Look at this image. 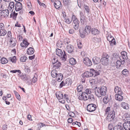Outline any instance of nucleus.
Here are the masks:
<instances>
[{
    "label": "nucleus",
    "mask_w": 130,
    "mask_h": 130,
    "mask_svg": "<svg viewBox=\"0 0 130 130\" xmlns=\"http://www.w3.org/2000/svg\"><path fill=\"white\" fill-rule=\"evenodd\" d=\"M110 111V107H107L105 109V115L108 114Z\"/></svg>",
    "instance_id": "obj_50"
},
{
    "label": "nucleus",
    "mask_w": 130,
    "mask_h": 130,
    "mask_svg": "<svg viewBox=\"0 0 130 130\" xmlns=\"http://www.w3.org/2000/svg\"><path fill=\"white\" fill-rule=\"evenodd\" d=\"M45 125L43 123H39L38 125V128L40 130V129L41 128Z\"/></svg>",
    "instance_id": "obj_53"
},
{
    "label": "nucleus",
    "mask_w": 130,
    "mask_h": 130,
    "mask_svg": "<svg viewBox=\"0 0 130 130\" xmlns=\"http://www.w3.org/2000/svg\"><path fill=\"white\" fill-rule=\"evenodd\" d=\"M63 43V42L61 40H59L56 43V45L58 47L60 48L62 47Z\"/></svg>",
    "instance_id": "obj_41"
},
{
    "label": "nucleus",
    "mask_w": 130,
    "mask_h": 130,
    "mask_svg": "<svg viewBox=\"0 0 130 130\" xmlns=\"http://www.w3.org/2000/svg\"><path fill=\"white\" fill-rule=\"evenodd\" d=\"M94 99V96L92 94H90L88 95V96H87V100L89 99L92 100Z\"/></svg>",
    "instance_id": "obj_51"
},
{
    "label": "nucleus",
    "mask_w": 130,
    "mask_h": 130,
    "mask_svg": "<svg viewBox=\"0 0 130 130\" xmlns=\"http://www.w3.org/2000/svg\"><path fill=\"white\" fill-rule=\"evenodd\" d=\"M27 50V53L28 54L31 55L34 53V50L33 48L30 47Z\"/></svg>",
    "instance_id": "obj_28"
},
{
    "label": "nucleus",
    "mask_w": 130,
    "mask_h": 130,
    "mask_svg": "<svg viewBox=\"0 0 130 130\" xmlns=\"http://www.w3.org/2000/svg\"><path fill=\"white\" fill-rule=\"evenodd\" d=\"M21 78L23 81H27L30 80V77L27 76L25 75H22L21 76Z\"/></svg>",
    "instance_id": "obj_30"
},
{
    "label": "nucleus",
    "mask_w": 130,
    "mask_h": 130,
    "mask_svg": "<svg viewBox=\"0 0 130 130\" xmlns=\"http://www.w3.org/2000/svg\"><path fill=\"white\" fill-rule=\"evenodd\" d=\"M122 73L125 75H126L129 73L128 71L126 69H124L122 71Z\"/></svg>",
    "instance_id": "obj_47"
},
{
    "label": "nucleus",
    "mask_w": 130,
    "mask_h": 130,
    "mask_svg": "<svg viewBox=\"0 0 130 130\" xmlns=\"http://www.w3.org/2000/svg\"><path fill=\"white\" fill-rule=\"evenodd\" d=\"M91 72L92 74V76H93L95 77L99 74V73L98 71H95L93 69H91Z\"/></svg>",
    "instance_id": "obj_26"
},
{
    "label": "nucleus",
    "mask_w": 130,
    "mask_h": 130,
    "mask_svg": "<svg viewBox=\"0 0 130 130\" xmlns=\"http://www.w3.org/2000/svg\"><path fill=\"white\" fill-rule=\"evenodd\" d=\"M124 120L125 122L127 121L130 122V115L127 113H125L124 115Z\"/></svg>",
    "instance_id": "obj_23"
},
{
    "label": "nucleus",
    "mask_w": 130,
    "mask_h": 130,
    "mask_svg": "<svg viewBox=\"0 0 130 130\" xmlns=\"http://www.w3.org/2000/svg\"><path fill=\"white\" fill-rule=\"evenodd\" d=\"M37 80V79L35 76H34L33 77L32 80V82H33L34 83H35L36 82Z\"/></svg>",
    "instance_id": "obj_61"
},
{
    "label": "nucleus",
    "mask_w": 130,
    "mask_h": 130,
    "mask_svg": "<svg viewBox=\"0 0 130 130\" xmlns=\"http://www.w3.org/2000/svg\"><path fill=\"white\" fill-rule=\"evenodd\" d=\"M104 55V57L101 59V61L102 64L104 65H106L108 63V58L109 56L107 54H105Z\"/></svg>",
    "instance_id": "obj_5"
},
{
    "label": "nucleus",
    "mask_w": 130,
    "mask_h": 130,
    "mask_svg": "<svg viewBox=\"0 0 130 130\" xmlns=\"http://www.w3.org/2000/svg\"><path fill=\"white\" fill-rule=\"evenodd\" d=\"M115 112L113 110H111V111L109 113L108 115H109V116H113V118L115 117Z\"/></svg>",
    "instance_id": "obj_46"
},
{
    "label": "nucleus",
    "mask_w": 130,
    "mask_h": 130,
    "mask_svg": "<svg viewBox=\"0 0 130 130\" xmlns=\"http://www.w3.org/2000/svg\"><path fill=\"white\" fill-rule=\"evenodd\" d=\"M83 89V86L81 85H80L77 86V90L78 92H80L82 91Z\"/></svg>",
    "instance_id": "obj_43"
},
{
    "label": "nucleus",
    "mask_w": 130,
    "mask_h": 130,
    "mask_svg": "<svg viewBox=\"0 0 130 130\" xmlns=\"http://www.w3.org/2000/svg\"><path fill=\"white\" fill-rule=\"evenodd\" d=\"M14 7V3L13 2H11L9 4L8 7V10L11 12H12Z\"/></svg>",
    "instance_id": "obj_16"
},
{
    "label": "nucleus",
    "mask_w": 130,
    "mask_h": 130,
    "mask_svg": "<svg viewBox=\"0 0 130 130\" xmlns=\"http://www.w3.org/2000/svg\"><path fill=\"white\" fill-rule=\"evenodd\" d=\"M10 42V46L11 47H13L16 45L17 43V40L15 38H12L11 39Z\"/></svg>",
    "instance_id": "obj_14"
},
{
    "label": "nucleus",
    "mask_w": 130,
    "mask_h": 130,
    "mask_svg": "<svg viewBox=\"0 0 130 130\" xmlns=\"http://www.w3.org/2000/svg\"><path fill=\"white\" fill-rule=\"evenodd\" d=\"M92 61L94 64H98L100 61V59L97 57H94L92 59Z\"/></svg>",
    "instance_id": "obj_21"
},
{
    "label": "nucleus",
    "mask_w": 130,
    "mask_h": 130,
    "mask_svg": "<svg viewBox=\"0 0 130 130\" xmlns=\"http://www.w3.org/2000/svg\"><path fill=\"white\" fill-rule=\"evenodd\" d=\"M58 62L59 61H58V60L57 59L54 58L52 61V63L53 65L54 64V63H56Z\"/></svg>",
    "instance_id": "obj_57"
},
{
    "label": "nucleus",
    "mask_w": 130,
    "mask_h": 130,
    "mask_svg": "<svg viewBox=\"0 0 130 130\" xmlns=\"http://www.w3.org/2000/svg\"><path fill=\"white\" fill-rule=\"evenodd\" d=\"M121 106L124 109H128L129 108L128 104L125 102H122L121 103Z\"/></svg>",
    "instance_id": "obj_27"
},
{
    "label": "nucleus",
    "mask_w": 130,
    "mask_h": 130,
    "mask_svg": "<svg viewBox=\"0 0 130 130\" xmlns=\"http://www.w3.org/2000/svg\"><path fill=\"white\" fill-rule=\"evenodd\" d=\"M8 62V60L7 59L4 57H3L2 58L1 60V63L2 64H4L7 63Z\"/></svg>",
    "instance_id": "obj_38"
},
{
    "label": "nucleus",
    "mask_w": 130,
    "mask_h": 130,
    "mask_svg": "<svg viewBox=\"0 0 130 130\" xmlns=\"http://www.w3.org/2000/svg\"><path fill=\"white\" fill-rule=\"evenodd\" d=\"M35 57V55H33L31 56H30L29 57V59L31 60L33 59H34Z\"/></svg>",
    "instance_id": "obj_64"
},
{
    "label": "nucleus",
    "mask_w": 130,
    "mask_h": 130,
    "mask_svg": "<svg viewBox=\"0 0 130 130\" xmlns=\"http://www.w3.org/2000/svg\"><path fill=\"white\" fill-rule=\"evenodd\" d=\"M87 96H88V94L85 93V92H83L80 94L78 98L80 100H87Z\"/></svg>",
    "instance_id": "obj_8"
},
{
    "label": "nucleus",
    "mask_w": 130,
    "mask_h": 130,
    "mask_svg": "<svg viewBox=\"0 0 130 130\" xmlns=\"http://www.w3.org/2000/svg\"><path fill=\"white\" fill-rule=\"evenodd\" d=\"M106 37H107V40L109 41V42H110V41H111V40L113 38V37L110 35H106Z\"/></svg>",
    "instance_id": "obj_49"
},
{
    "label": "nucleus",
    "mask_w": 130,
    "mask_h": 130,
    "mask_svg": "<svg viewBox=\"0 0 130 130\" xmlns=\"http://www.w3.org/2000/svg\"><path fill=\"white\" fill-rule=\"evenodd\" d=\"M58 73L57 70L54 69L51 72V75L53 77H55L57 76Z\"/></svg>",
    "instance_id": "obj_25"
},
{
    "label": "nucleus",
    "mask_w": 130,
    "mask_h": 130,
    "mask_svg": "<svg viewBox=\"0 0 130 130\" xmlns=\"http://www.w3.org/2000/svg\"><path fill=\"white\" fill-rule=\"evenodd\" d=\"M56 54L59 57H61L60 58L61 60L63 61H64L66 60L67 56L64 51L63 53L61 50L57 48L56 50Z\"/></svg>",
    "instance_id": "obj_3"
},
{
    "label": "nucleus",
    "mask_w": 130,
    "mask_h": 130,
    "mask_svg": "<svg viewBox=\"0 0 130 130\" xmlns=\"http://www.w3.org/2000/svg\"><path fill=\"white\" fill-rule=\"evenodd\" d=\"M54 6L57 9H58L60 8H61L62 5L60 1L57 0L54 2Z\"/></svg>",
    "instance_id": "obj_15"
},
{
    "label": "nucleus",
    "mask_w": 130,
    "mask_h": 130,
    "mask_svg": "<svg viewBox=\"0 0 130 130\" xmlns=\"http://www.w3.org/2000/svg\"><path fill=\"white\" fill-rule=\"evenodd\" d=\"M9 59L12 62L15 63L17 59L16 57L14 56L12 57H9Z\"/></svg>",
    "instance_id": "obj_39"
},
{
    "label": "nucleus",
    "mask_w": 130,
    "mask_h": 130,
    "mask_svg": "<svg viewBox=\"0 0 130 130\" xmlns=\"http://www.w3.org/2000/svg\"><path fill=\"white\" fill-rule=\"evenodd\" d=\"M121 56L120 57V60H122V63L124 64L125 63V60H127V57L126 52L125 51H123L121 53Z\"/></svg>",
    "instance_id": "obj_6"
},
{
    "label": "nucleus",
    "mask_w": 130,
    "mask_h": 130,
    "mask_svg": "<svg viewBox=\"0 0 130 130\" xmlns=\"http://www.w3.org/2000/svg\"><path fill=\"white\" fill-rule=\"evenodd\" d=\"M61 64L60 62H58L56 63H54L53 65V68L56 70L59 69Z\"/></svg>",
    "instance_id": "obj_20"
},
{
    "label": "nucleus",
    "mask_w": 130,
    "mask_h": 130,
    "mask_svg": "<svg viewBox=\"0 0 130 130\" xmlns=\"http://www.w3.org/2000/svg\"><path fill=\"white\" fill-rule=\"evenodd\" d=\"M7 36L8 37H11V32L8 31L7 32Z\"/></svg>",
    "instance_id": "obj_63"
},
{
    "label": "nucleus",
    "mask_w": 130,
    "mask_h": 130,
    "mask_svg": "<svg viewBox=\"0 0 130 130\" xmlns=\"http://www.w3.org/2000/svg\"><path fill=\"white\" fill-rule=\"evenodd\" d=\"M91 31L92 34L95 35H98L100 33V31L98 29L94 28L91 29Z\"/></svg>",
    "instance_id": "obj_24"
},
{
    "label": "nucleus",
    "mask_w": 130,
    "mask_h": 130,
    "mask_svg": "<svg viewBox=\"0 0 130 130\" xmlns=\"http://www.w3.org/2000/svg\"><path fill=\"white\" fill-rule=\"evenodd\" d=\"M91 89L90 88L87 89L85 90V93L87 94L88 95L91 94Z\"/></svg>",
    "instance_id": "obj_52"
},
{
    "label": "nucleus",
    "mask_w": 130,
    "mask_h": 130,
    "mask_svg": "<svg viewBox=\"0 0 130 130\" xmlns=\"http://www.w3.org/2000/svg\"><path fill=\"white\" fill-rule=\"evenodd\" d=\"M125 63H127V65L130 66V60L127 59Z\"/></svg>",
    "instance_id": "obj_60"
},
{
    "label": "nucleus",
    "mask_w": 130,
    "mask_h": 130,
    "mask_svg": "<svg viewBox=\"0 0 130 130\" xmlns=\"http://www.w3.org/2000/svg\"><path fill=\"white\" fill-rule=\"evenodd\" d=\"M79 32L80 37L83 38H84L86 35H87V34H86V32H85L84 31H83V32L82 33V32H81L80 31Z\"/></svg>",
    "instance_id": "obj_48"
},
{
    "label": "nucleus",
    "mask_w": 130,
    "mask_h": 130,
    "mask_svg": "<svg viewBox=\"0 0 130 130\" xmlns=\"http://www.w3.org/2000/svg\"><path fill=\"white\" fill-rule=\"evenodd\" d=\"M77 45L79 48H81L82 47V45L81 42H77Z\"/></svg>",
    "instance_id": "obj_55"
},
{
    "label": "nucleus",
    "mask_w": 130,
    "mask_h": 130,
    "mask_svg": "<svg viewBox=\"0 0 130 130\" xmlns=\"http://www.w3.org/2000/svg\"><path fill=\"white\" fill-rule=\"evenodd\" d=\"M29 43L26 39H24L23 42L21 43V45L22 47H27Z\"/></svg>",
    "instance_id": "obj_17"
},
{
    "label": "nucleus",
    "mask_w": 130,
    "mask_h": 130,
    "mask_svg": "<svg viewBox=\"0 0 130 130\" xmlns=\"http://www.w3.org/2000/svg\"><path fill=\"white\" fill-rule=\"evenodd\" d=\"M113 130H124L123 127L119 125L115 126L113 128Z\"/></svg>",
    "instance_id": "obj_32"
},
{
    "label": "nucleus",
    "mask_w": 130,
    "mask_h": 130,
    "mask_svg": "<svg viewBox=\"0 0 130 130\" xmlns=\"http://www.w3.org/2000/svg\"><path fill=\"white\" fill-rule=\"evenodd\" d=\"M95 94L98 97H101L102 95H105L107 91V88L106 87L102 86L101 88L96 87L94 89Z\"/></svg>",
    "instance_id": "obj_1"
},
{
    "label": "nucleus",
    "mask_w": 130,
    "mask_h": 130,
    "mask_svg": "<svg viewBox=\"0 0 130 130\" xmlns=\"http://www.w3.org/2000/svg\"><path fill=\"white\" fill-rule=\"evenodd\" d=\"M91 28V26H86L85 28V30L84 31L86 32L87 35L90 33V29Z\"/></svg>",
    "instance_id": "obj_29"
},
{
    "label": "nucleus",
    "mask_w": 130,
    "mask_h": 130,
    "mask_svg": "<svg viewBox=\"0 0 130 130\" xmlns=\"http://www.w3.org/2000/svg\"><path fill=\"white\" fill-rule=\"evenodd\" d=\"M7 33V31L4 29L0 30V36H4Z\"/></svg>",
    "instance_id": "obj_35"
},
{
    "label": "nucleus",
    "mask_w": 130,
    "mask_h": 130,
    "mask_svg": "<svg viewBox=\"0 0 130 130\" xmlns=\"http://www.w3.org/2000/svg\"><path fill=\"white\" fill-rule=\"evenodd\" d=\"M4 26L3 23H0V30L4 29Z\"/></svg>",
    "instance_id": "obj_56"
},
{
    "label": "nucleus",
    "mask_w": 130,
    "mask_h": 130,
    "mask_svg": "<svg viewBox=\"0 0 130 130\" xmlns=\"http://www.w3.org/2000/svg\"><path fill=\"white\" fill-rule=\"evenodd\" d=\"M114 118L113 116H111L109 115H108L106 118V120L110 122L112 121Z\"/></svg>",
    "instance_id": "obj_40"
},
{
    "label": "nucleus",
    "mask_w": 130,
    "mask_h": 130,
    "mask_svg": "<svg viewBox=\"0 0 130 130\" xmlns=\"http://www.w3.org/2000/svg\"><path fill=\"white\" fill-rule=\"evenodd\" d=\"M84 7L86 11V12L88 14H89L90 12V10L89 7L86 5H84Z\"/></svg>",
    "instance_id": "obj_33"
},
{
    "label": "nucleus",
    "mask_w": 130,
    "mask_h": 130,
    "mask_svg": "<svg viewBox=\"0 0 130 130\" xmlns=\"http://www.w3.org/2000/svg\"><path fill=\"white\" fill-rule=\"evenodd\" d=\"M68 122L69 123H71L73 121V120L71 118H69L68 119Z\"/></svg>",
    "instance_id": "obj_62"
},
{
    "label": "nucleus",
    "mask_w": 130,
    "mask_h": 130,
    "mask_svg": "<svg viewBox=\"0 0 130 130\" xmlns=\"http://www.w3.org/2000/svg\"><path fill=\"white\" fill-rule=\"evenodd\" d=\"M123 126L125 130H130V122H125L123 124Z\"/></svg>",
    "instance_id": "obj_13"
},
{
    "label": "nucleus",
    "mask_w": 130,
    "mask_h": 130,
    "mask_svg": "<svg viewBox=\"0 0 130 130\" xmlns=\"http://www.w3.org/2000/svg\"><path fill=\"white\" fill-rule=\"evenodd\" d=\"M83 62L86 65L90 66L92 65V63L91 60L88 57H86L83 60Z\"/></svg>",
    "instance_id": "obj_10"
},
{
    "label": "nucleus",
    "mask_w": 130,
    "mask_h": 130,
    "mask_svg": "<svg viewBox=\"0 0 130 130\" xmlns=\"http://www.w3.org/2000/svg\"><path fill=\"white\" fill-rule=\"evenodd\" d=\"M65 6H67L71 2L70 0H63Z\"/></svg>",
    "instance_id": "obj_45"
},
{
    "label": "nucleus",
    "mask_w": 130,
    "mask_h": 130,
    "mask_svg": "<svg viewBox=\"0 0 130 130\" xmlns=\"http://www.w3.org/2000/svg\"><path fill=\"white\" fill-rule=\"evenodd\" d=\"M96 105L94 104H90L88 105L87 106V110L90 112L94 111L96 109Z\"/></svg>",
    "instance_id": "obj_7"
},
{
    "label": "nucleus",
    "mask_w": 130,
    "mask_h": 130,
    "mask_svg": "<svg viewBox=\"0 0 130 130\" xmlns=\"http://www.w3.org/2000/svg\"><path fill=\"white\" fill-rule=\"evenodd\" d=\"M61 78H62L63 77V75L62 74L58 73L57 74V76L56 77L60 78V77Z\"/></svg>",
    "instance_id": "obj_59"
},
{
    "label": "nucleus",
    "mask_w": 130,
    "mask_h": 130,
    "mask_svg": "<svg viewBox=\"0 0 130 130\" xmlns=\"http://www.w3.org/2000/svg\"><path fill=\"white\" fill-rule=\"evenodd\" d=\"M11 12L8 9L4 10L0 12L1 15L2 17L6 18L8 16L9 12Z\"/></svg>",
    "instance_id": "obj_9"
},
{
    "label": "nucleus",
    "mask_w": 130,
    "mask_h": 130,
    "mask_svg": "<svg viewBox=\"0 0 130 130\" xmlns=\"http://www.w3.org/2000/svg\"><path fill=\"white\" fill-rule=\"evenodd\" d=\"M71 19L72 20H73L72 23L74 29L75 30H77L79 27V21L77 20L76 16L74 15H72Z\"/></svg>",
    "instance_id": "obj_4"
},
{
    "label": "nucleus",
    "mask_w": 130,
    "mask_h": 130,
    "mask_svg": "<svg viewBox=\"0 0 130 130\" xmlns=\"http://www.w3.org/2000/svg\"><path fill=\"white\" fill-rule=\"evenodd\" d=\"M109 42L111 44H113V45H115L116 44V42L115 39L113 38Z\"/></svg>",
    "instance_id": "obj_54"
},
{
    "label": "nucleus",
    "mask_w": 130,
    "mask_h": 130,
    "mask_svg": "<svg viewBox=\"0 0 130 130\" xmlns=\"http://www.w3.org/2000/svg\"><path fill=\"white\" fill-rule=\"evenodd\" d=\"M66 51L69 53H72L73 51V47L71 45H68L67 46Z\"/></svg>",
    "instance_id": "obj_19"
},
{
    "label": "nucleus",
    "mask_w": 130,
    "mask_h": 130,
    "mask_svg": "<svg viewBox=\"0 0 130 130\" xmlns=\"http://www.w3.org/2000/svg\"><path fill=\"white\" fill-rule=\"evenodd\" d=\"M117 60L116 62V66L117 68H119L121 66V64H124L122 63V60Z\"/></svg>",
    "instance_id": "obj_34"
},
{
    "label": "nucleus",
    "mask_w": 130,
    "mask_h": 130,
    "mask_svg": "<svg viewBox=\"0 0 130 130\" xmlns=\"http://www.w3.org/2000/svg\"><path fill=\"white\" fill-rule=\"evenodd\" d=\"M115 92L118 94L115 95L116 99L119 101H121L123 99V97L122 96L123 92L121 88L118 86H116L114 89Z\"/></svg>",
    "instance_id": "obj_2"
},
{
    "label": "nucleus",
    "mask_w": 130,
    "mask_h": 130,
    "mask_svg": "<svg viewBox=\"0 0 130 130\" xmlns=\"http://www.w3.org/2000/svg\"><path fill=\"white\" fill-rule=\"evenodd\" d=\"M14 92L15 94L16 98L19 100H20L21 99V97L20 95L15 91H14Z\"/></svg>",
    "instance_id": "obj_44"
},
{
    "label": "nucleus",
    "mask_w": 130,
    "mask_h": 130,
    "mask_svg": "<svg viewBox=\"0 0 130 130\" xmlns=\"http://www.w3.org/2000/svg\"><path fill=\"white\" fill-rule=\"evenodd\" d=\"M56 95L58 99L61 100L63 98V94L60 92H57L56 93Z\"/></svg>",
    "instance_id": "obj_22"
},
{
    "label": "nucleus",
    "mask_w": 130,
    "mask_h": 130,
    "mask_svg": "<svg viewBox=\"0 0 130 130\" xmlns=\"http://www.w3.org/2000/svg\"><path fill=\"white\" fill-rule=\"evenodd\" d=\"M27 59V58L26 56H23L20 58V60L21 62H25L26 61Z\"/></svg>",
    "instance_id": "obj_36"
},
{
    "label": "nucleus",
    "mask_w": 130,
    "mask_h": 130,
    "mask_svg": "<svg viewBox=\"0 0 130 130\" xmlns=\"http://www.w3.org/2000/svg\"><path fill=\"white\" fill-rule=\"evenodd\" d=\"M18 15L17 13H16L14 11L10 14V16L11 18H13V19L16 18Z\"/></svg>",
    "instance_id": "obj_42"
},
{
    "label": "nucleus",
    "mask_w": 130,
    "mask_h": 130,
    "mask_svg": "<svg viewBox=\"0 0 130 130\" xmlns=\"http://www.w3.org/2000/svg\"><path fill=\"white\" fill-rule=\"evenodd\" d=\"M71 19L72 20H70L68 19H65V20H66L65 22L66 23H67L68 24H69L71 23L72 21H73V20H72V19Z\"/></svg>",
    "instance_id": "obj_58"
},
{
    "label": "nucleus",
    "mask_w": 130,
    "mask_h": 130,
    "mask_svg": "<svg viewBox=\"0 0 130 130\" xmlns=\"http://www.w3.org/2000/svg\"><path fill=\"white\" fill-rule=\"evenodd\" d=\"M110 100V97L109 98L108 96L106 95L105 96L103 99V101L104 103L107 104Z\"/></svg>",
    "instance_id": "obj_31"
},
{
    "label": "nucleus",
    "mask_w": 130,
    "mask_h": 130,
    "mask_svg": "<svg viewBox=\"0 0 130 130\" xmlns=\"http://www.w3.org/2000/svg\"><path fill=\"white\" fill-rule=\"evenodd\" d=\"M80 15L81 23L83 24L86 21V17L84 15L83 13L82 12H80Z\"/></svg>",
    "instance_id": "obj_12"
},
{
    "label": "nucleus",
    "mask_w": 130,
    "mask_h": 130,
    "mask_svg": "<svg viewBox=\"0 0 130 130\" xmlns=\"http://www.w3.org/2000/svg\"><path fill=\"white\" fill-rule=\"evenodd\" d=\"M69 62L70 64L72 65L75 64L76 62L75 59L73 58H71Z\"/></svg>",
    "instance_id": "obj_37"
},
{
    "label": "nucleus",
    "mask_w": 130,
    "mask_h": 130,
    "mask_svg": "<svg viewBox=\"0 0 130 130\" xmlns=\"http://www.w3.org/2000/svg\"><path fill=\"white\" fill-rule=\"evenodd\" d=\"M15 10L16 11H18L22 8V4L20 2H17L15 5Z\"/></svg>",
    "instance_id": "obj_11"
},
{
    "label": "nucleus",
    "mask_w": 130,
    "mask_h": 130,
    "mask_svg": "<svg viewBox=\"0 0 130 130\" xmlns=\"http://www.w3.org/2000/svg\"><path fill=\"white\" fill-rule=\"evenodd\" d=\"M83 77H88L92 76L91 72L86 71L83 74Z\"/></svg>",
    "instance_id": "obj_18"
}]
</instances>
